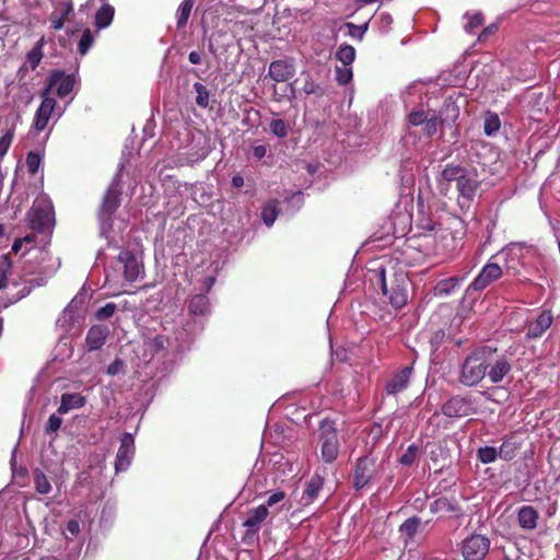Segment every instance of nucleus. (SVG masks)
<instances>
[{"mask_svg": "<svg viewBox=\"0 0 560 560\" xmlns=\"http://www.w3.org/2000/svg\"><path fill=\"white\" fill-rule=\"evenodd\" d=\"M485 353L482 347L476 349L465 358L458 375V382L462 385L472 387L485 378L488 363Z\"/></svg>", "mask_w": 560, "mask_h": 560, "instance_id": "f257e3e1", "label": "nucleus"}, {"mask_svg": "<svg viewBox=\"0 0 560 560\" xmlns=\"http://www.w3.org/2000/svg\"><path fill=\"white\" fill-rule=\"evenodd\" d=\"M385 459L377 460V458L372 455L359 458L353 474V485L355 489H362L369 482L380 478L385 470Z\"/></svg>", "mask_w": 560, "mask_h": 560, "instance_id": "f03ea898", "label": "nucleus"}, {"mask_svg": "<svg viewBox=\"0 0 560 560\" xmlns=\"http://www.w3.org/2000/svg\"><path fill=\"white\" fill-rule=\"evenodd\" d=\"M380 287L384 295L388 296L390 304L395 308H401L407 303V282L405 275H398L395 281L388 288L385 277V269L378 270Z\"/></svg>", "mask_w": 560, "mask_h": 560, "instance_id": "7ed1b4c3", "label": "nucleus"}, {"mask_svg": "<svg viewBox=\"0 0 560 560\" xmlns=\"http://www.w3.org/2000/svg\"><path fill=\"white\" fill-rule=\"evenodd\" d=\"M485 357H487V373L490 382L499 384L512 371V364L504 354H498L497 349L483 347Z\"/></svg>", "mask_w": 560, "mask_h": 560, "instance_id": "20e7f679", "label": "nucleus"}, {"mask_svg": "<svg viewBox=\"0 0 560 560\" xmlns=\"http://www.w3.org/2000/svg\"><path fill=\"white\" fill-rule=\"evenodd\" d=\"M74 84V74H67L65 71L56 69L49 73L42 92L50 96L55 92L58 97L63 98L72 92Z\"/></svg>", "mask_w": 560, "mask_h": 560, "instance_id": "39448f33", "label": "nucleus"}, {"mask_svg": "<svg viewBox=\"0 0 560 560\" xmlns=\"http://www.w3.org/2000/svg\"><path fill=\"white\" fill-rule=\"evenodd\" d=\"M322 457L326 463L336 460L339 453V443L335 422L325 419L320 423Z\"/></svg>", "mask_w": 560, "mask_h": 560, "instance_id": "423d86ee", "label": "nucleus"}, {"mask_svg": "<svg viewBox=\"0 0 560 560\" xmlns=\"http://www.w3.org/2000/svg\"><path fill=\"white\" fill-rule=\"evenodd\" d=\"M27 217L31 229L37 233L49 231L55 223L52 206L44 201L34 203Z\"/></svg>", "mask_w": 560, "mask_h": 560, "instance_id": "0eeeda50", "label": "nucleus"}, {"mask_svg": "<svg viewBox=\"0 0 560 560\" xmlns=\"http://www.w3.org/2000/svg\"><path fill=\"white\" fill-rule=\"evenodd\" d=\"M491 541L481 534H471L460 544L464 560H483L489 553Z\"/></svg>", "mask_w": 560, "mask_h": 560, "instance_id": "6e6552de", "label": "nucleus"}, {"mask_svg": "<svg viewBox=\"0 0 560 560\" xmlns=\"http://www.w3.org/2000/svg\"><path fill=\"white\" fill-rule=\"evenodd\" d=\"M44 45L45 40L44 37H42L39 40H37L35 46L30 51H27L23 65L18 69L16 79L21 86L27 85V72L35 70L39 66L42 59L44 58Z\"/></svg>", "mask_w": 560, "mask_h": 560, "instance_id": "1a4fd4ad", "label": "nucleus"}, {"mask_svg": "<svg viewBox=\"0 0 560 560\" xmlns=\"http://www.w3.org/2000/svg\"><path fill=\"white\" fill-rule=\"evenodd\" d=\"M40 97L42 103L35 112L32 124V127L36 132H42L46 129L57 106V101L52 96L45 95L44 92H42Z\"/></svg>", "mask_w": 560, "mask_h": 560, "instance_id": "9d476101", "label": "nucleus"}, {"mask_svg": "<svg viewBox=\"0 0 560 560\" xmlns=\"http://www.w3.org/2000/svg\"><path fill=\"white\" fill-rule=\"evenodd\" d=\"M135 439L130 433H124L120 438V445L116 455V472L125 471L131 465L135 455Z\"/></svg>", "mask_w": 560, "mask_h": 560, "instance_id": "9b49d317", "label": "nucleus"}, {"mask_svg": "<svg viewBox=\"0 0 560 560\" xmlns=\"http://www.w3.org/2000/svg\"><path fill=\"white\" fill-rule=\"evenodd\" d=\"M502 273V268L498 264L488 262L487 265L483 266L479 275L470 283V285L467 289V292H469L470 290L482 291L493 281L500 279Z\"/></svg>", "mask_w": 560, "mask_h": 560, "instance_id": "f8f14e48", "label": "nucleus"}, {"mask_svg": "<svg viewBox=\"0 0 560 560\" xmlns=\"http://www.w3.org/2000/svg\"><path fill=\"white\" fill-rule=\"evenodd\" d=\"M425 238H433V252L435 255L444 256L456 249V240L452 232L446 229H439L433 234L427 235Z\"/></svg>", "mask_w": 560, "mask_h": 560, "instance_id": "ddd939ff", "label": "nucleus"}, {"mask_svg": "<svg viewBox=\"0 0 560 560\" xmlns=\"http://www.w3.org/2000/svg\"><path fill=\"white\" fill-rule=\"evenodd\" d=\"M165 342L166 340L161 336L154 337L153 339L144 342V352L151 353V359L144 365L145 369H150L151 365L155 366L156 363L163 361L167 357Z\"/></svg>", "mask_w": 560, "mask_h": 560, "instance_id": "4468645a", "label": "nucleus"}, {"mask_svg": "<svg viewBox=\"0 0 560 560\" xmlns=\"http://www.w3.org/2000/svg\"><path fill=\"white\" fill-rule=\"evenodd\" d=\"M470 410V400L460 396L452 397L442 407L443 415L450 418L468 416Z\"/></svg>", "mask_w": 560, "mask_h": 560, "instance_id": "2eb2a0df", "label": "nucleus"}, {"mask_svg": "<svg viewBox=\"0 0 560 560\" xmlns=\"http://www.w3.org/2000/svg\"><path fill=\"white\" fill-rule=\"evenodd\" d=\"M269 515V511L267 505H259L255 509H252L247 512L246 520L243 523V526L246 528V533L254 535L257 534L261 523Z\"/></svg>", "mask_w": 560, "mask_h": 560, "instance_id": "dca6fc26", "label": "nucleus"}, {"mask_svg": "<svg viewBox=\"0 0 560 560\" xmlns=\"http://www.w3.org/2000/svg\"><path fill=\"white\" fill-rule=\"evenodd\" d=\"M268 74L276 82H285L294 75V66L289 60H276L269 65Z\"/></svg>", "mask_w": 560, "mask_h": 560, "instance_id": "f3484780", "label": "nucleus"}, {"mask_svg": "<svg viewBox=\"0 0 560 560\" xmlns=\"http://www.w3.org/2000/svg\"><path fill=\"white\" fill-rule=\"evenodd\" d=\"M109 329L106 325H93L86 334L85 342L89 351L98 350L105 343Z\"/></svg>", "mask_w": 560, "mask_h": 560, "instance_id": "a211bd4d", "label": "nucleus"}, {"mask_svg": "<svg viewBox=\"0 0 560 560\" xmlns=\"http://www.w3.org/2000/svg\"><path fill=\"white\" fill-rule=\"evenodd\" d=\"M430 511L433 514H441L442 516H460L463 514V511L457 502L447 498H439L433 501L430 504Z\"/></svg>", "mask_w": 560, "mask_h": 560, "instance_id": "6ab92c4d", "label": "nucleus"}, {"mask_svg": "<svg viewBox=\"0 0 560 560\" xmlns=\"http://www.w3.org/2000/svg\"><path fill=\"white\" fill-rule=\"evenodd\" d=\"M120 203V191L116 185H112L105 192L101 206V213L103 217L109 218Z\"/></svg>", "mask_w": 560, "mask_h": 560, "instance_id": "aec40b11", "label": "nucleus"}, {"mask_svg": "<svg viewBox=\"0 0 560 560\" xmlns=\"http://www.w3.org/2000/svg\"><path fill=\"white\" fill-rule=\"evenodd\" d=\"M552 314L549 311H544L536 318L535 322H532L528 326L527 337L528 338H539L542 334L550 327L552 324Z\"/></svg>", "mask_w": 560, "mask_h": 560, "instance_id": "412c9836", "label": "nucleus"}, {"mask_svg": "<svg viewBox=\"0 0 560 560\" xmlns=\"http://www.w3.org/2000/svg\"><path fill=\"white\" fill-rule=\"evenodd\" d=\"M86 404V398L80 393H65L61 395L57 412L68 413L72 409H79Z\"/></svg>", "mask_w": 560, "mask_h": 560, "instance_id": "4be33fe9", "label": "nucleus"}, {"mask_svg": "<svg viewBox=\"0 0 560 560\" xmlns=\"http://www.w3.org/2000/svg\"><path fill=\"white\" fill-rule=\"evenodd\" d=\"M539 518L538 512L530 505H523L517 513L518 525L526 530H533L537 527Z\"/></svg>", "mask_w": 560, "mask_h": 560, "instance_id": "5701e85b", "label": "nucleus"}, {"mask_svg": "<svg viewBox=\"0 0 560 560\" xmlns=\"http://www.w3.org/2000/svg\"><path fill=\"white\" fill-rule=\"evenodd\" d=\"M412 368L406 366L396 375H394V377L386 385L387 393L394 395L404 390L409 383Z\"/></svg>", "mask_w": 560, "mask_h": 560, "instance_id": "b1692460", "label": "nucleus"}, {"mask_svg": "<svg viewBox=\"0 0 560 560\" xmlns=\"http://www.w3.org/2000/svg\"><path fill=\"white\" fill-rule=\"evenodd\" d=\"M120 261L124 264V275L127 281L137 280L140 269L136 257L129 252H122L119 255Z\"/></svg>", "mask_w": 560, "mask_h": 560, "instance_id": "393cba45", "label": "nucleus"}, {"mask_svg": "<svg viewBox=\"0 0 560 560\" xmlns=\"http://www.w3.org/2000/svg\"><path fill=\"white\" fill-rule=\"evenodd\" d=\"M477 186V180L469 177L467 173L458 180L457 189L459 191V197L464 202H469L472 199L476 194Z\"/></svg>", "mask_w": 560, "mask_h": 560, "instance_id": "a878e982", "label": "nucleus"}, {"mask_svg": "<svg viewBox=\"0 0 560 560\" xmlns=\"http://www.w3.org/2000/svg\"><path fill=\"white\" fill-rule=\"evenodd\" d=\"M525 247L522 244L511 243L501 252L498 253V257H503L506 261L508 268H515L512 262L518 260L523 256Z\"/></svg>", "mask_w": 560, "mask_h": 560, "instance_id": "bb28decb", "label": "nucleus"}, {"mask_svg": "<svg viewBox=\"0 0 560 560\" xmlns=\"http://www.w3.org/2000/svg\"><path fill=\"white\" fill-rule=\"evenodd\" d=\"M115 9L110 4H103L95 13L94 22L97 28H105L110 25Z\"/></svg>", "mask_w": 560, "mask_h": 560, "instance_id": "cd10ccee", "label": "nucleus"}, {"mask_svg": "<svg viewBox=\"0 0 560 560\" xmlns=\"http://www.w3.org/2000/svg\"><path fill=\"white\" fill-rule=\"evenodd\" d=\"M323 482L320 478L313 477L306 485V488L302 495L303 504H311L315 498H317L319 490L322 489Z\"/></svg>", "mask_w": 560, "mask_h": 560, "instance_id": "c85d7f7f", "label": "nucleus"}, {"mask_svg": "<svg viewBox=\"0 0 560 560\" xmlns=\"http://www.w3.org/2000/svg\"><path fill=\"white\" fill-rule=\"evenodd\" d=\"M189 312L194 315H205L209 311L208 298L203 294L195 295L190 299L188 305Z\"/></svg>", "mask_w": 560, "mask_h": 560, "instance_id": "c756f323", "label": "nucleus"}, {"mask_svg": "<svg viewBox=\"0 0 560 560\" xmlns=\"http://www.w3.org/2000/svg\"><path fill=\"white\" fill-rule=\"evenodd\" d=\"M33 482L35 490L40 494H48L51 491L49 479L39 468L33 470Z\"/></svg>", "mask_w": 560, "mask_h": 560, "instance_id": "7c9ffc66", "label": "nucleus"}, {"mask_svg": "<svg viewBox=\"0 0 560 560\" xmlns=\"http://www.w3.org/2000/svg\"><path fill=\"white\" fill-rule=\"evenodd\" d=\"M460 279L457 277H451L438 282L434 288V294L436 296H446L451 294L456 287H458Z\"/></svg>", "mask_w": 560, "mask_h": 560, "instance_id": "2f4dec72", "label": "nucleus"}, {"mask_svg": "<svg viewBox=\"0 0 560 560\" xmlns=\"http://www.w3.org/2000/svg\"><path fill=\"white\" fill-rule=\"evenodd\" d=\"M194 3H195L194 0H183L182 3L179 4L177 12H176L177 28L180 30L186 26L189 15L191 13Z\"/></svg>", "mask_w": 560, "mask_h": 560, "instance_id": "473e14b6", "label": "nucleus"}, {"mask_svg": "<svg viewBox=\"0 0 560 560\" xmlns=\"http://www.w3.org/2000/svg\"><path fill=\"white\" fill-rule=\"evenodd\" d=\"M279 214L278 202L276 200L268 201L261 211V218L266 225L271 226Z\"/></svg>", "mask_w": 560, "mask_h": 560, "instance_id": "72a5a7b5", "label": "nucleus"}, {"mask_svg": "<svg viewBox=\"0 0 560 560\" xmlns=\"http://www.w3.org/2000/svg\"><path fill=\"white\" fill-rule=\"evenodd\" d=\"M420 523H421V521L419 517H417V516L409 517L400 525L399 532L407 539H411L416 535V533L420 526Z\"/></svg>", "mask_w": 560, "mask_h": 560, "instance_id": "f704fd0d", "label": "nucleus"}, {"mask_svg": "<svg viewBox=\"0 0 560 560\" xmlns=\"http://www.w3.org/2000/svg\"><path fill=\"white\" fill-rule=\"evenodd\" d=\"M194 90L196 92V104L200 108H208L210 103V92L206 85L200 82L194 83Z\"/></svg>", "mask_w": 560, "mask_h": 560, "instance_id": "c9c22d12", "label": "nucleus"}, {"mask_svg": "<svg viewBox=\"0 0 560 560\" xmlns=\"http://www.w3.org/2000/svg\"><path fill=\"white\" fill-rule=\"evenodd\" d=\"M466 168L459 165H447L441 173V177L446 182L458 180L466 174Z\"/></svg>", "mask_w": 560, "mask_h": 560, "instance_id": "e433bc0d", "label": "nucleus"}, {"mask_svg": "<svg viewBox=\"0 0 560 560\" xmlns=\"http://www.w3.org/2000/svg\"><path fill=\"white\" fill-rule=\"evenodd\" d=\"M355 57V50L350 45L340 46L336 52V58L343 65L350 66Z\"/></svg>", "mask_w": 560, "mask_h": 560, "instance_id": "4c0bfd02", "label": "nucleus"}, {"mask_svg": "<svg viewBox=\"0 0 560 560\" xmlns=\"http://www.w3.org/2000/svg\"><path fill=\"white\" fill-rule=\"evenodd\" d=\"M94 43V37L90 28H85L81 35V38L78 43V51L80 55L84 56L88 54L90 48Z\"/></svg>", "mask_w": 560, "mask_h": 560, "instance_id": "58836bf2", "label": "nucleus"}, {"mask_svg": "<svg viewBox=\"0 0 560 560\" xmlns=\"http://www.w3.org/2000/svg\"><path fill=\"white\" fill-rule=\"evenodd\" d=\"M443 120L433 112L425 122H423L421 126H423V132L428 137H432L438 131V127L440 124H442Z\"/></svg>", "mask_w": 560, "mask_h": 560, "instance_id": "ea45409f", "label": "nucleus"}, {"mask_svg": "<svg viewBox=\"0 0 560 560\" xmlns=\"http://www.w3.org/2000/svg\"><path fill=\"white\" fill-rule=\"evenodd\" d=\"M477 457L482 464H490L498 458V451L492 446L479 447L477 451Z\"/></svg>", "mask_w": 560, "mask_h": 560, "instance_id": "a19ab883", "label": "nucleus"}, {"mask_svg": "<svg viewBox=\"0 0 560 560\" xmlns=\"http://www.w3.org/2000/svg\"><path fill=\"white\" fill-rule=\"evenodd\" d=\"M269 128L271 133L278 138H284L289 133V125L280 118L272 119L269 124Z\"/></svg>", "mask_w": 560, "mask_h": 560, "instance_id": "79ce46f5", "label": "nucleus"}, {"mask_svg": "<svg viewBox=\"0 0 560 560\" xmlns=\"http://www.w3.org/2000/svg\"><path fill=\"white\" fill-rule=\"evenodd\" d=\"M419 456V447L416 444H411L399 457V463L404 466H411L416 463Z\"/></svg>", "mask_w": 560, "mask_h": 560, "instance_id": "37998d69", "label": "nucleus"}, {"mask_svg": "<svg viewBox=\"0 0 560 560\" xmlns=\"http://www.w3.org/2000/svg\"><path fill=\"white\" fill-rule=\"evenodd\" d=\"M500 126H501V122H500L498 115L490 114L486 117V120H485V127H483L485 133L487 136H493L494 133H497L499 131Z\"/></svg>", "mask_w": 560, "mask_h": 560, "instance_id": "c03bdc74", "label": "nucleus"}, {"mask_svg": "<svg viewBox=\"0 0 560 560\" xmlns=\"http://www.w3.org/2000/svg\"><path fill=\"white\" fill-rule=\"evenodd\" d=\"M42 162L39 153L31 151L26 155V167L30 174L35 175L38 172Z\"/></svg>", "mask_w": 560, "mask_h": 560, "instance_id": "a18cd8bd", "label": "nucleus"}, {"mask_svg": "<svg viewBox=\"0 0 560 560\" xmlns=\"http://www.w3.org/2000/svg\"><path fill=\"white\" fill-rule=\"evenodd\" d=\"M352 79V70L349 66L336 67V80L340 85L348 84Z\"/></svg>", "mask_w": 560, "mask_h": 560, "instance_id": "49530a36", "label": "nucleus"}, {"mask_svg": "<svg viewBox=\"0 0 560 560\" xmlns=\"http://www.w3.org/2000/svg\"><path fill=\"white\" fill-rule=\"evenodd\" d=\"M54 12H57L62 18L68 19L70 14L73 12V1L72 0H59L56 10Z\"/></svg>", "mask_w": 560, "mask_h": 560, "instance_id": "de8ad7c7", "label": "nucleus"}, {"mask_svg": "<svg viewBox=\"0 0 560 560\" xmlns=\"http://www.w3.org/2000/svg\"><path fill=\"white\" fill-rule=\"evenodd\" d=\"M115 311H116V304L107 303L96 311L95 318L97 320H106L114 315Z\"/></svg>", "mask_w": 560, "mask_h": 560, "instance_id": "09e8293b", "label": "nucleus"}, {"mask_svg": "<svg viewBox=\"0 0 560 560\" xmlns=\"http://www.w3.org/2000/svg\"><path fill=\"white\" fill-rule=\"evenodd\" d=\"M61 424H62L61 417H59L56 413H52L48 418V421H47V423L45 425V433L46 434L56 433L61 428Z\"/></svg>", "mask_w": 560, "mask_h": 560, "instance_id": "8fccbe9b", "label": "nucleus"}, {"mask_svg": "<svg viewBox=\"0 0 560 560\" xmlns=\"http://www.w3.org/2000/svg\"><path fill=\"white\" fill-rule=\"evenodd\" d=\"M433 112L431 110H428V112H424V110H417V112H412L410 115H409V122L412 125V126H421L423 122H425V120L428 119V117L432 114Z\"/></svg>", "mask_w": 560, "mask_h": 560, "instance_id": "3c124183", "label": "nucleus"}, {"mask_svg": "<svg viewBox=\"0 0 560 560\" xmlns=\"http://www.w3.org/2000/svg\"><path fill=\"white\" fill-rule=\"evenodd\" d=\"M498 456L503 458L504 460H511L515 456V446L513 443L504 442L500 446V451L498 452Z\"/></svg>", "mask_w": 560, "mask_h": 560, "instance_id": "603ef678", "label": "nucleus"}, {"mask_svg": "<svg viewBox=\"0 0 560 560\" xmlns=\"http://www.w3.org/2000/svg\"><path fill=\"white\" fill-rule=\"evenodd\" d=\"M14 137L13 130H8L1 138H0V158L7 154L9 148L11 147L12 140Z\"/></svg>", "mask_w": 560, "mask_h": 560, "instance_id": "864d4df0", "label": "nucleus"}, {"mask_svg": "<svg viewBox=\"0 0 560 560\" xmlns=\"http://www.w3.org/2000/svg\"><path fill=\"white\" fill-rule=\"evenodd\" d=\"M13 261L10 254H4L0 257V273L10 276L12 273Z\"/></svg>", "mask_w": 560, "mask_h": 560, "instance_id": "5fc2aeb1", "label": "nucleus"}, {"mask_svg": "<svg viewBox=\"0 0 560 560\" xmlns=\"http://www.w3.org/2000/svg\"><path fill=\"white\" fill-rule=\"evenodd\" d=\"M483 22L481 13H475L469 16L468 23L465 25V31L471 33L476 27H479Z\"/></svg>", "mask_w": 560, "mask_h": 560, "instance_id": "6e6d98bb", "label": "nucleus"}, {"mask_svg": "<svg viewBox=\"0 0 560 560\" xmlns=\"http://www.w3.org/2000/svg\"><path fill=\"white\" fill-rule=\"evenodd\" d=\"M303 91L308 95L316 94V95L320 96L324 94L323 89L312 80H305L304 85H303Z\"/></svg>", "mask_w": 560, "mask_h": 560, "instance_id": "4d7b16f0", "label": "nucleus"}, {"mask_svg": "<svg viewBox=\"0 0 560 560\" xmlns=\"http://www.w3.org/2000/svg\"><path fill=\"white\" fill-rule=\"evenodd\" d=\"M347 26L350 30L351 36H359L362 38L364 33L368 31L369 24L364 23L363 25H354L352 23H348Z\"/></svg>", "mask_w": 560, "mask_h": 560, "instance_id": "13d9d810", "label": "nucleus"}, {"mask_svg": "<svg viewBox=\"0 0 560 560\" xmlns=\"http://www.w3.org/2000/svg\"><path fill=\"white\" fill-rule=\"evenodd\" d=\"M49 20L51 22V27L55 30V31H59L65 25V22L68 20L66 18H62L61 15H59L57 12H52L49 16Z\"/></svg>", "mask_w": 560, "mask_h": 560, "instance_id": "bf43d9fd", "label": "nucleus"}, {"mask_svg": "<svg viewBox=\"0 0 560 560\" xmlns=\"http://www.w3.org/2000/svg\"><path fill=\"white\" fill-rule=\"evenodd\" d=\"M49 20L51 22V27L55 30V31H59L65 25V22L68 20L66 18H62L61 15H59L57 12H52L49 16Z\"/></svg>", "mask_w": 560, "mask_h": 560, "instance_id": "052dcab7", "label": "nucleus"}, {"mask_svg": "<svg viewBox=\"0 0 560 560\" xmlns=\"http://www.w3.org/2000/svg\"><path fill=\"white\" fill-rule=\"evenodd\" d=\"M120 372H125V363L120 359H116L113 363H110L107 368V374L116 375Z\"/></svg>", "mask_w": 560, "mask_h": 560, "instance_id": "680f3d73", "label": "nucleus"}, {"mask_svg": "<svg viewBox=\"0 0 560 560\" xmlns=\"http://www.w3.org/2000/svg\"><path fill=\"white\" fill-rule=\"evenodd\" d=\"M285 494L283 491H277L269 495L266 501L267 509L273 508L277 503L281 502L284 499Z\"/></svg>", "mask_w": 560, "mask_h": 560, "instance_id": "e2e57ef3", "label": "nucleus"}, {"mask_svg": "<svg viewBox=\"0 0 560 560\" xmlns=\"http://www.w3.org/2000/svg\"><path fill=\"white\" fill-rule=\"evenodd\" d=\"M67 530L71 534L72 537H77L80 533V524L77 520H70L67 523Z\"/></svg>", "mask_w": 560, "mask_h": 560, "instance_id": "0e129e2a", "label": "nucleus"}, {"mask_svg": "<svg viewBox=\"0 0 560 560\" xmlns=\"http://www.w3.org/2000/svg\"><path fill=\"white\" fill-rule=\"evenodd\" d=\"M267 153V148L265 145H256L253 148V155L257 160H261Z\"/></svg>", "mask_w": 560, "mask_h": 560, "instance_id": "69168bd1", "label": "nucleus"}, {"mask_svg": "<svg viewBox=\"0 0 560 560\" xmlns=\"http://www.w3.org/2000/svg\"><path fill=\"white\" fill-rule=\"evenodd\" d=\"M188 60L192 65H199L202 61L201 54L199 51L194 50L189 52Z\"/></svg>", "mask_w": 560, "mask_h": 560, "instance_id": "338daca9", "label": "nucleus"}, {"mask_svg": "<svg viewBox=\"0 0 560 560\" xmlns=\"http://www.w3.org/2000/svg\"><path fill=\"white\" fill-rule=\"evenodd\" d=\"M495 31H497L495 25H490V26L486 27L482 31V33L479 35V40H482V39L487 38L488 36H491Z\"/></svg>", "mask_w": 560, "mask_h": 560, "instance_id": "774afa93", "label": "nucleus"}]
</instances>
